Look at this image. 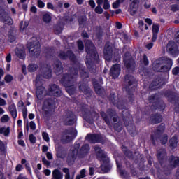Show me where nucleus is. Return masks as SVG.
Masks as SVG:
<instances>
[{"instance_id":"f257e3e1","label":"nucleus","mask_w":179,"mask_h":179,"mask_svg":"<svg viewBox=\"0 0 179 179\" xmlns=\"http://www.w3.org/2000/svg\"><path fill=\"white\" fill-rule=\"evenodd\" d=\"M58 57L60 59L64 60L68 59L69 58L73 64V67L70 69V74L65 73L60 79V83L62 86L66 87L67 93H69L70 96L75 94V92H76V86L74 83L76 81V77L80 71L83 81L79 83V90L83 92L85 94L90 96V94H92V91L90 90L89 85H87V81H86V79L89 78V73L86 72V69L83 64L78 62V59H76L75 54L71 50H67L66 52L60 51Z\"/></svg>"},{"instance_id":"f03ea898","label":"nucleus","mask_w":179,"mask_h":179,"mask_svg":"<svg viewBox=\"0 0 179 179\" xmlns=\"http://www.w3.org/2000/svg\"><path fill=\"white\" fill-rule=\"evenodd\" d=\"M40 71L41 72L44 71V73L43 75H38L36 79V94L38 100H43L45 96H54L55 97H60L62 92L58 85L55 84L50 85L48 92L45 90V87L43 86L44 84L43 79H50V78L52 76L51 65H41Z\"/></svg>"},{"instance_id":"7ed1b4c3","label":"nucleus","mask_w":179,"mask_h":179,"mask_svg":"<svg viewBox=\"0 0 179 179\" xmlns=\"http://www.w3.org/2000/svg\"><path fill=\"white\" fill-rule=\"evenodd\" d=\"M109 100L113 106H116L119 110H124L122 111V118L125 127L131 136H135L136 134V130L133 122L132 115L129 113V111L127 110V102L122 101H118V99H115V93L112 92L109 96Z\"/></svg>"},{"instance_id":"20e7f679","label":"nucleus","mask_w":179,"mask_h":179,"mask_svg":"<svg viewBox=\"0 0 179 179\" xmlns=\"http://www.w3.org/2000/svg\"><path fill=\"white\" fill-rule=\"evenodd\" d=\"M85 51L87 52L85 64L87 68L89 69L90 72L92 73H96V66L95 64H99L100 62V59L99 58V54L96 50V47L93 42L88 40L85 43Z\"/></svg>"},{"instance_id":"39448f33","label":"nucleus","mask_w":179,"mask_h":179,"mask_svg":"<svg viewBox=\"0 0 179 179\" xmlns=\"http://www.w3.org/2000/svg\"><path fill=\"white\" fill-rule=\"evenodd\" d=\"M90 152V145L88 143L83 144L80 147V141H77L75 143L73 148L69 152L67 157V163L68 164H73L76 157L79 159H84L86 157L89 152Z\"/></svg>"},{"instance_id":"423d86ee","label":"nucleus","mask_w":179,"mask_h":179,"mask_svg":"<svg viewBox=\"0 0 179 179\" xmlns=\"http://www.w3.org/2000/svg\"><path fill=\"white\" fill-rule=\"evenodd\" d=\"M157 159L161 164V166L163 167L164 171L163 173L164 174H166V176H169L170 173H171V170L173 169L178 167L179 165V157H174V156H171L169 158V165L165 166L164 163H166V156L167 154L166 153V150L164 148H161L159 150H157Z\"/></svg>"},{"instance_id":"0eeeda50","label":"nucleus","mask_w":179,"mask_h":179,"mask_svg":"<svg viewBox=\"0 0 179 179\" xmlns=\"http://www.w3.org/2000/svg\"><path fill=\"white\" fill-rule=\"evenodd\" d=\"M144 103L147 104L145 106V110L143 114L149 115L151 111H163L166 108V104L160 99V96L158 94H155L148 97V99H144Z\"/></svg>"},{"instance_id":"6e6552de","label":"nucleus","mask_w":179,"mask_h":179,"mask_svg":"<svg viewBox=\"0 0 179 179\" xmlns=\"http://www.w3.org/2000/svg\"><path fill=\"white\" fill-rule=\"evenodd\" d=\"M173 68V59L159 57L152 63V69L155 72H169Z\"/></svg>"},{"instance_id":"1a4fd4ad","label":"nucleus","mask_w":179,"mask_h":179,"mask_svg":"<svg viewBox=\"0 0 179 179\" xmlns=\"http://www.w3.org/2000/svg\"><path fill=\"white\" fill-rule=\"evenodd\" d=\"M94 150L99 160L103 163L101 165V170L104 173H108V171L111 170L112 166L111 164H110V159L107 157V154H106L101 149V147L99 145H95L94 147Z\"/></svg>"},{"instance_id":"9d476101","label":"nucleus","mask_w":179,"mask_h":179,"mask_svg":"<svg viewBox=\"0 0 179 179\" xmlns=\"http://www.w3.org/2000/svg\"><path fill=\"white\" fill-rule=\"evenodd\" d=\"M103 57L107 62H110L111 60H113V62H118L120 59L118 50L113 44L110 43V42H107L105 45Z\"/></svg>"},{"instance_id":"9b49d317","label":"nucleus","mask_w":179,"mask_h":179,"mask_svg":"<svg viewBox=\"0 0 179 179\" xmlns=\"http://www.w3.org/2000/svg\"><path fill=\"white\" fill-rule=\"evenodd\" d=\"M124 82L125 85L124 89L129 94V101L132 103V101H134V94L132 92L134 89L138 87V83L135 80V78L130 74H127L124 76Z\"/></svg>"},{"instance_id":"f8f14e48","label":"nucleus","mask_w":179,"mask_h":179,"mask_svg":"<svg viewBox=\"0 0 179 179\" xmlns=\"http://www.w3.org/2000/svg\"><path fill=\"white\" fill-rule=\"evenodd\" d=\"M165 129H166V126L163 123L161 124L157 128V130L154 133V134L151 135L152 145H156V142H157L159 139H160V142L162 145H166V143H167V141L169 140V136H167V134H164L162 136Z\"/></svg>"},{"instance_id":"ddd939ff","label":"nucleus","mask_w":179,"mask_h":179,"mask_svg":"<svg viewBox=\"0 0 179 179\" xmlns=\"http://www.w3.org/2000/svg\"><path fill=\"white\" fill-rule=\"evenodd\" d=\"M40 41L36 37H32L30 41L27 44V48L29 50L31 57L38 58L40 56Z\"/></svg>"},{"instance_id":"4468645a","label":"nucleus","mask_w":179,"mask_h":179,"mask_svg":"<svg viewBox=\"0 0 179 179\" xmlns=\"http://www.w3.org/2000/svg\"><path fill=\"white\" fill-rule=\"evenodd\" d=\"M122 150L124 152L125 156H127L130 160H135V163H137L136 160L140 159L138 167L140 170H145V158H143V155H140L139 152H135V155L134 156V153L128 150V148L124 145L122 146Z\"/></svg>"},{"instance_id":"2eb2a0df","label":"nucleus","mask_w":179,"mask_h":179,"mask_svg":"<svg viewBox=\"0 0 179 179\" xmlns=\"http://www.w3.org/2000/svg\"><path fill=\"white\" fill-rule=\"evenodd\" d=\"M76 136H78V130L75 128H69L64 131L61 141L62 143H69V142H72Z\"/></svg>"},{"instance_id":"dca6fc26","label":"nucleus","mask_w":179,"mask_h":179,"mask_svg":"<svg viewBox=\"0 0 179 179\" xmlns=\"http://www.w3.org/2000/svg\"><path fill=\"white\" fill-rule=\"evenodd\" d=\"M108 114V115H107ZM101 117L103 118V121H105L107 125H111V118L113 117V122H117L118 121V117H117V112L113 109H108L107 113L104 111H101L100 113Z\"/></svg>"},{"instance_id":"f3484780","label":"nucleus","mask_w":179,"mask_h":179,"mask_svg":"<svg viewBox=\"0 0 179 179\" xmlns=\"http://www.w3.org/2000/svg\"><path fill=\"white\" fill-rule=\"evenodd\" d=\"M123 61L124 63V66H126L127 71L129 72H134L135 71V60L132 58L131 53L129 52H126L124 55L123 56Z\"/></svg>"},{"instance_id":"a211bd4d","label":"nucleus","mask_w":179,"mask_h":179,"mask_svg":"<svg viewBox=\"0 0 179 179\" xmlns=\"http://www.w3.org/2000/svg\"><path fill=\"white\" fill-rule=\"evenodd\" d=\"M62 121L64 125H73L76 122V115L71 110H66L63 115Z\"/></svg>"},{"instance_id":"6ab92c4d","label":"nucleus","mask_w":179,"mask_h":179,"mask_svg":"<svg viewBox=\"0 0 179 179\" xmlns=\"http://www.w3.org/2000/svg\"><path fill=\"white\" fill-rule=\"evenodd\" d=\"M90 143H104L106 137L100 134H88L85 137Z\"/></svg>"},{"instance_id":"aec40b11","label":"nucleus","mask_w":179,"mask_h":179,"mask_svg":"<svg viewBox=\"0 0 179 179\" xmlns=\"http://www.w3.org/2000/svg\"><path fill=\"white\" fill-rule=\"evenodd\" d=\"M166 51L173 57H178V46L173 41H169L166 45Z\"/></svg>"},{"instance_id":"412c9836","label":"nucleus","mask_w":179,"mask_h":179,"mask_svg":"<svg viewBox=\"0 0 179 179\" xmlns=\"http://www.w3.org/2000/svg\"><path fill=\"white\" fill-rule=\"evenodd\" d=\"M0 17H2V21L5 23V24H8V26H12L13 24V20L8 13L3 10L1 7H0Z\"/></svg>"},{"instance_id":"4be33fe9","label":"nucleus","mask_w":179,"mask_h":179,"mask_svg":"<svg viewBox=\"0 0 179 179\" xmlns=\"http://www.w3.org/2000/svg\"><path fill=\"white\" fill-rule=\"evenodd\" d=\"M54 108V101L51 99H46L43 105V111L45 114H50Z\"/></svg>"},{"instance_id":"5701e85b","label":"nucleus","mask_w":179,"mask_h":179,"mask_svg":"<svg viewBox=\"0 0 179 179\" xmlns=\"http://www.w3.org/2000/svg\"><path fill=\"white\" fill-rule=\"evenodd\" d=\"M121 73V65L116 64L112 66L110 70V76H112L113 79H117Z\"/></svg>"},{"instance_id":"b1692460","label":"nucleus","mask_w":179,"mask_h":179,"mask_svg":"<svg viewBox=\"0 0 179 179\" xmlns=\"http://www.w3.org/2000/svg\"><path fill=\"white\" fill-rule=\"evenodd\" d=\"M139 2L140 0H133L130 4L128 12H129L131 16L136 15V12H138V9L139 8Z\"/></svg>"},{"instance_id":"393cba45","label":"nucleus","mask_w":179,"mask_h":179,"mask_svg":"<svg viewBox=\"0 0 179 179\" xmlns=\"http://www.w3.org/2000/svg\"><path fill=\"white\" fill-rule=\"evenodd\" d=\"M164 85V82H163V79L162 77H157L155 80L152 81V83L149 86V89L151 90H155V89H159Z\"/></svg>"},{"instance_id":"a878e982","label":"nucleus","mask_w":179,"mask_h":179,"mask_svg":"<svg viewBox=\"0 0 179 179\" xmlns=\"http://www.w3.org/2000/svg\"><path fill=\"white\" fill-rule=\"evenodd\" d=\"M15 55L20 59H25L26 58V51L24 50V46L20 45L15 49Z\"/></svg>"},{"instance_id":"bb28decb","label":"nucleus","mask_w":179,"mask_h":179,"mask_svg":"<svg viewBox=\"0 0 179 179\" xmlns=\"http://www.w3.org/2000/svg\"><path fill=\"white\" fill-rule=\"evenodd\" d=\"M160 30V25L157 23H154L152 24V41L155 43L157 40V34H159V31Z\"/></svg>"},{"instance_id":"cd10ccee","label":"nucleus","mask_w":179,"mask_h":179,"mask_svg":"<svg viewBox=\"0 0 179 179\" xmlns=\"http://www.w3.org/2000/svg\"><path fill=\"white\" fill-rule=\"evenodd\" d=\"M162 121H163V117L160 114H153L150 117V124H160Z\"/></svg>"},{"instance_id":"c85d7f7f","label":"nucleus","mask_w":179,"mask_h":179,"mask_svg":"<svg viewBox=\"0 0 179 179\" xmlns=\"http://www.w3.org/2000/svg\"><path fill=\"white\" fill-rule=\"evenodd\" d=\"M8 111L13 117V120H15L17 118V109L16 108V105L15 103H12L10 104L8 107Z\"/></svg>"},{"instance_id":"c756f323","label":"nucleus","mask_w":179,"mask_h":179,"mask_svg":"<svg viewBox=\"0 0 179 179\" xmlns=\"http://www.w3.org/2000/svg\"><path fill=\"white\" fill-rule=\"evenodd\" d=\"M53 67L55 73H56V75H59V73L62 72V63L59 60L56 59L55 62L54 63Z\"/></svg>"},{"instance_id":"7c9ffc66","label":"nucleus","mask_w":179,"mask_h":179,"mask_svg":"<svg viewBox=\"0 0 179 179\" xmlns=\"http://www.w3.org/2000/svg\"><path fill=\"white\" fill-rule=\"evenodd\" d=\"M169 143L171 149H176L177 148V145L178 144V136L175 134L172 138H171Z\"/></svg>"},{"instance_id":"2f4dec72","label":"nucleus","mask_w":179,"mask_h":179,"mask_svg":"<svg viewBox=\"0 0 179 179\" xmlns=\"http://www.w3.org/2000/svg\"><path fill=\"white\" fill-rule=\"evenodd\" d=\"M56 150V156L59 159H64L65 157V151H64V148L61 145H56L55 146Z\"/></svg>"},{"instance_id":"473e14b6","label":"nucleus","mask_w":179,"mask_h":179,"mask_svg":"<svg viewBox=\"0 0 179 179\" xmlns=\"http://www.w3.org/2000/svg\"><path fill=\"white\" fill-rule=\"evenodd\" d=\"M116 164H117V171H118V173H120V176H122V177H124V178H127L128 173H127V171L121 169H122V164H121V162H118V159H116Z\"/></svg>"},{"instance_id":"72a5a7b5","label":"nucleus","mask_w":179,"mask_h":179,"mask_svg":"<svg viewBox=\"0 0 179 179\" xmlns=\"http://www.w3.org/2000/svg\"><path fill=\"white\" fill-rule=\"evenodd\" d=\"M52 179H64V173L58 169H55L52 173Z\"/></svg>"},{"instance_id":"f704fd0d","label":"nucleus","mask_w":179,"mask_h":179,"mask_svg":"<svg viewBox=\"0 0 179 179\" xmlns=\"http://www.w3.org/2000/svg\"><path fill=\"white\" fill-rule=\"evenodd\" d=\"M92 85L94 86V90L96 94H101L103 93V88L97 83V80L94 78L92 79Z\"/></svg>"},{"instance_id":"c9c22d12","label":"nucleus","mask_w":179,"mask_h":179,"mask_svg":"<svg viewBox=\"0 0 179 179\" xmlns=\"http://www.w3.org/2000/svg\"><path fill=\"white\" fill-rule=\"evenodd\" d=\"M83 118L87 121V122H89V124H93V117L90 116V112L88 110H86L85 112L83 111Z\"/></svg>"},{"instance_id":"e433bc0d","label":"nucleus","mask_w":179,"mask_h":179,"mask_svg":"<svg viewBox=\"0 0 179 179\" xmlns=\"http://www.w3.org/2000/svg\"><path fill=\"white\" fill-rule=\"evenodd\" d=\"M62 30H64V25L61 24H58L54 27L55 34H61V33H62Z\"/></svg>"},{"instance_id":"4c0bfd02","label":"nucleus","mask_w":179,"mask_h":179,"mask_svg":"<svg viewBox=\"0 0 179 179\" xmlns=\"http://www.w3.org/2000/svg\"><path fill=\"white\" fill-rule=\"evenodd\" d=\"M87 171L86 169H83L80 171V174L77 175L76 179L85 178L87 176Z\"/></svg>"},{"instance_id":"58836bf2","label":"nucleus","mask_w":179,"mask_h":179,"mask_svg":"<svg viewBox=\"0 0 179 179\" xmlns=\"http://www.w3.org/2000/svg\"><path fill=\"white\" fill-rule=\"evenodd\" d=\"M0 134H3L4 136H9V134H10V127H1L0 128Z\"/></svg>"},{"instance_id":"ea45409f","label":"nucleus","mask_w":179,"mask_h":179,"mask_svg":"<svg viewBox=\"0 0 179 179\" xmlns=\"http://www.w3.org/2000/svg\"><path fill=\"white\" fill-rule=\"evenodd\" d=\"M52 19V17H51V14L50 13H45L43 16V22H45V23H50Z\"/></svg>"},{"instance_id":"a19ab883","label":"nucleus","mask_w":179,"mask_h":179,"mask_svg":"<svg viewBox=\"0 0 179 179\" xmlns=\"http://www.w3.org/2000/svg\"><path fill=\"white\" fill-rule=\"evenodd\" d=\"M44 52L45 53V56L47 57V58H48L50 55H54V52H55V51L51 48H47L44 50Z\"/></svg>"},{"instance_id":"79ce46f5","label":"nucleus","mask_w":179,"mask_h":179,"mask_svg":"<svg viewBox=\"0 0 179 179\" xmlns=\"http://www.w3.org/2000/svg\"><path fill=\"white\" fill-rule=\"evenodd\" d=\"M125 0H116L115 2H114L112 4V8H113V9H118V8H120V6L121 5V3H123V2Z\"/></svg>"},{"instance_id":"37998d69","label":"nucleus","mask_w":179,"mask_h":179,"mask_svg":"<svg viewBox=\"0 0 179 179\" xmlns=\"http://www.w3.org/2000/svg\"><path fill=\"white\" fill-rule=\"evenodd\" d=\"M126 166L127 168L130 167V170H131V173L132 176H137L138 172H136V170H135L134 169V166L132 165H131V163L129 162H126Z\"/></svg>"},{"instance_id":"c03bdc74","label":"nucleus","mask_w":179,"mask_h":179,"mask_svg":"<svg viewBox=\"0 0 179 179\" xmlns=\"http://www.w3.org/2000/svg\"><path fill=\"white\" fill-rule=\"evenodd\" d=\"M37 68H38L37 64H31L28 66V71L29 72H36V71H37Z\"/></svg>"},{"instance_id":"a18cd8bd","label":"nucleus","mask_w":179,"mask_h":179,"mask_svg":"<svg viewBox=\"0 0 179 179\" xmlns=\"http://www.w3.org/2000/svg\"><path fill=\"white\" fill-rule=\"evenodd\" d=\"M114 129L117 132H121V131H122V123H121V122H118V123L115 124Z\"/></svg>"},{"instance_id":"49530a36","label":"nucleus","mask_w":179,"mask_h":179,"mask_svg":"<svg viewBox=\"0 0 179 179\" xmlns=\"http://www.w3.org/2000/svg\"><path fill=\"white\" fill-rule=\"evenodd\" d=\"M63 173H65V179H71V173H69V169L68 168H63L62 169Z\"/></svg>"},{"instance_id":"de8ad7c7","label":"nucleus","mask_w":179,"mask_h":179,"mask_svg":"<svg viewBox=\"0 0 179 179\" xmlns=\"http://www.w3.org/2000/svg\"><path fill=\"white\" fill-rule=\"evenodd\" d=\"M141 64L148 66L149 65V59H148V56L146 55H143V59L141 60Z\"/></svg>"},{"instance_id":"09e8293b","label":"nucleus","mask_w":179,"mask_h":179,"mask_svg":"<svg viewBox=\"0 0 179 179\" xmlns=\"http://www.w3.org/2000/svg\"><path fill=\"white\" fill-rule=\"evenodd\" d=\"M80 27H83V24H85V22H86V16L83 15L79 17L78 19Z\"/></svg>"},{"instance_id":"8fccbe9b","label":"nucleus","mask_w":179,"mask_h":179,"mask_svg":"<svg viewBox=\"0 0 179 179\" xmlns=\"http://www.w3.org/2000/svg\"><path fill=\"white\" fill-rule=\"evenodd\" d=\"M77 44L78 50H80V51H83V50H85V45L83 44V41H82V40H78L77 41Z\"/></svg>"},{"instance_id":"3c124183","label":"nucleus","mask_w":179,"mask_h":179,"mask_svg":"<svg viewBox=\"0 0 179 179\" xmlns=\"http://www.w3.org/2000/svg\"><path fill=\"white\" fill-rule=\"evenodd\" d=\"M96 30L97 38H100V37H101V36H103V29H101V27H96Z\"/></svg>"},{"instance_id":"603ef678","label":"nucleus","mask_w":179,"mask_h":179,"mask_svg":"<svg viewBox=\"0 0 179 179\" xmlns=\"http://www.w3.org/2000/svg\"><path fill=\"white\" fill-rule=\"evenodd\" d=\"M28 27H29V22H24L23 24V21H22L20 24V29L22 31L26 30V29H27Z\"/></svg>"},{"instance_id":"864d4df0","label":"nucleus","mask_w":179,"mask_h":179,"mask_svg":"<svg viewBox=\"0 0 179 179\" xmlns=\"http://www.w3.org/2000/svg\"><path fill=\"white\" fill-rule=\"evenodd\" d=\"M111 8V5H110V1L108 0H103V9L105 10H108V9H110Z\"/></svg>"},{"instance_id":"5fc2aeb1","label":"nucleus","mask_w":179,"mask_h":179,"mask_svg":"<svg viewBox=\"0 0 179 179\" xmlns=\"http://www.w3.org/2000/svg\"><path fill=\"white\" fill-rule=\"evenodd\" d=\"M4 80L6 82V83H10L12 80H13V76L10 74H8L5 76Z\"/></svg>"},{"instance_id":"6e6d98bb","label":"nucleus","mask_w":179,"mask_h":179,"mask_svg":"<svg viewBox=\"0 0 179 179\" xmlns=\"http://www.w3.org/2000/svg\"><path fill=\"white\" fill-rule=\"evenodd\" d=\"M42 138L45 142H50V136H48L47 132L42 133Z\"/></svg>"},{"instance_id":"4d7b16f0","label":"nucleus","mask_w":179,"mask_h":179,"mask_svg":"<svg viewBox=\"0 0 179 179\" xmlns=\"http://www.w3.org/2000/svg\"><path fill=\"white\" fill-rule=\"evenodd\" d=\"M95 12L98 14V15H101V13H103V8H101V6H97L95 8Z\"/></svg>"},{"instance_id":"13d9d810","label":"nucleus","mask_w":179,"mask_h":179,"mask_svg":"<svg viewBox=\"0 0 179 179\" xmlns=\"http://www.w3.org/2000/svg\"><path fill=\"white\" fill-rule=\"evenodd\" d=\"M1 122H8L9 121V115H3L1 118Z\"/></svg>"},{"instance_id":"bf43d9fd","label":"nucleus","mask_w":179,"mask_h":179,"mask_svg":"<svg viewBox=\"0 0 179 179\" xmlns=\"http://www.w3.org/2000/svg\"><path fill=\"white\" fill-rule=\"evenodd\" d=\"M36 140L37 139L36 138V136H34V134H30L29 135V141H30L31 143H32V144L36 143Z\"/></svg>"},{"instance_id":"052dcab7","label":"nucleus","mask_w":179,"mask_h":179,"mask_svg":"<svg viewBox=\"0 0 179 179\" xmlns=\"http://www.w3.org/2000/svg\"><path fill=\"white\" fill-rule=\"evenodd\" d=\"M42 163H43L45 166H47L51 165V162L47 160V159L45 157H42Z\"/></svg>"},{"instance_id":"680f3d73","label":"nucleus","mask_w":179,"mask_h":179,"mask_svg":"<svg viewBox=\"0 0 179 179\" xmlns=\"http://www.w3.org/2000/svg\"><path fill=\"white\" fill-rule=\"evenodd\" d=\"M142 76H148L149 75V70L148 69H143V72L140 71Z\"/></svg>"},{"instance_id":"e2e57ef3","label":"nucleus","mask_w":179,"mask_h":179,"mask_svg":"<svg viewBox=\"0 0 179 179\" xmlns=\"http://www.w3.org/2000/svg\"><path fill=\"white\" fill-rule=\"evenodd\" d=\"M29 127L32 129V131H36L37 127L36 126V123L34 121H31L29 123Z\"/></svg>"},{"instance_id":"0e129e2a","label":"nucleus","mask_w":179,"mask_h":179,"mask_svg":"<svg viewBox=\"0 0 179 179\" xmlns=\"http://www.w3.org/2000/svg\"><path fill=\"white\" fill-rule=\"evenodd\" d=\"M22 115H23L24 120H26V118H27V108L24 107L22 109Z\"/></svg>"},{"instance_id":"69168bd1","label":"nucleus","mask_w":179,"mask_h":179,"mask_svg":"<svg viewBox=\"0 0 179 179\" xmlns=\"http://www.w3.org/2000/svg\"><path fill=\"white\" fill-rule=\"evenodd\" d=\"M173 75L177 76L179 73V67L176 66L172 69Z\"/></svg>"},{"instance_id":"338daca9","label":"nucleus","mask_w":179,"mask_h":179,"mask_svg":"<svg viewBox=\"0 0 179 179\" xmlns=\"http://www.w3.org/2000/svg\"><path fill=\"white\" fill-rule=\"evenodd\" d=\"M171 10L173 12H177V10H179V6L177 4H174L171 6Z\"/></svg>"},{"instance_id":"774afa93","label":"nucleus","mask_w":179,"mask_h":179,"mask_svg":"<svg viewBox=\"0 0 179 179\" xmlns=\"http://www.w3.org/2000/svg\"><path fill=\"white\" fill-rule=\"evenodd\" d=\"M37 3L38 8H44V6H45V3L41 0H37Z\"/></svg>"}]
</instances>
